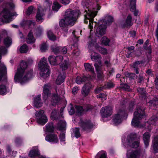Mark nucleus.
I'll list each match as a JSON object with an SVG mask.
<instances>
[{
  "instance_id": "f257e3e1",
  "label": "nucleus",
  "mask_w": 158,
  "mask_h": 158,
  "mask_svg": "<svg viewBox=\"0 0 158 158\" xmlns=\"http://www.w3.org/2000/svg\"><path fill=\"white\" fill-rule=\"evenodd\" d=\"M80 14L79 10L67 9L65 12L64 19H61L59 22L60 26L65 27L68 25L73 26Z\"/></svg>"
},
{
  "instance_id": "f03ea898",
  "label": "nucleus",
  "mask_w": 158,
  "mask_h": 158,
  "mask_svg": "<svg viewBox=\"0 0 158 158\" xmlns=\"http://www.w3.org/2000/svg\"><path fill=\"white\" fill-rule=\"evenodd\" d=\"M34 76L33 70H17L14 77L15 83L23 85L27 83Z\"/></svg>"
},
{
  "instance_id": "7ed1b4c3",
  "label": "nucleus",
  "mask_w": 158,
  "mask_h": 158,
  "mask_svg": "<svg viewBox=\"0 0 158 158\" xmlns=\"http://www.w3.org/2000/svg\"><path fill=\"white\" fill-rule=\"evenodd\" d=\"M113 21V18L110 16H106L104 19L99 21L98 24L99 26L96 29V35L100 37L104 35L106 26L110 25Z\"/></svg>"
},
{
  "instance_id": "20e7f679",
  "label": "nucleus",
  "mask_w": 158,
  "mask_h": 158,
  "mask_svg": "<svg viewBox=\"0 0 158 158\" xmlns=\"http://www.w3.org/2000/svg\"><path fill=\"white\" fill-rule=\"evenodd\" d=\"M82 4L85 9V11L87 13L86 15H85V19L84 23H87L88 20H89V27L90 29V31H92L93 28L92 24L93 23V18L96 15L97 12L94 11L90 9V8L89 5V3L87 2H85V1L82 2Z\"/></svg>"
},
{
  "instance_id": "39448f33",
  "label": "nucleus",
  "mask_w": 158,
  "mask_h": 158,
  "mask_svg": "<svg viewBox=\"0 0 158 158\" xmlns=\"http://www.w3.org/2000/svg\"><path fill=\"white\" fill-rule=\"evenodd\" d=\"M145 115L144 108L142 106H138L134 113V116L131 122L132 125L135 127L140 126V120Z\"/></svg>"
},
{
  "instance_id": "423d86ee",
  "label": "nucleus",
  "mask_w": 158,
  "mask_h": 158,
  "mask_svg": "<svg viewBox=\"0 0 158 158\" xmlns=\"http://www.w3.org/2000/svg\"><path fill=\"white\" fill-rule=\"evenodd\" d=\"M15 6L13 3H8L0 13V21L9 23L12 16L10 12L11 10L13 9Z\"/></svg>"
},
{
  "instance_id": "0eeeda50",
  "label": "nucleus",
  "mask_w": 158,
  "mask_h": 158,
  "mask_svg": "<svg viewBox=\"0 0 158 158\" xmlns=\"http://www.w3.org/2000/svg\"><path fill=\"white\" fill-rule=\"evenodd\" d=\"M88 40L89 44L88 47L89 49H91L92 48H95L103 55H106L107 54V51L106 49L98 46L96 43L95 39L93 37L92 35H90L88 38Z\"/></svg>"
},
{
  "instance_id": "6e6552de",
  "label": "nucleus",
  "mask_w": 158,
  "mask_h": 158,
  "mask_svg": "<svg viewBox=\"0 0 158 158\" xmlns=\"http://www.w3.org/2000/svg\"><path fill=\"white\" fill-rule=\"evenodd\" d=\"M137 138L135 134H131L127 137L126 143L124 144V146L126 147L137 148L139 146V143Z\"/></svg>"
},
{
  "instance_id": "1a4fd4ad",
  "label": "nucleus",
  "mask_w": 158,
  "mask_h": 158,
  "mask_svg": "<svg viewBox=\"0 0 158 158\" xmlns=\"http://www.w3.org/2000/svg\"><path fill=\"white\" fill-rule=\"evenodd\" d=\"M35 119L37 123L42 126L44 125L48 121L47 117L45 114V111L40 110L35 113Z\"/></svg>"
},
{
  "instance_id": "9d476101",
  "label": "nucleus",
  "mask_w": 158,
  "mask_h": 158,
  "mask_svg": "<svg viewBox=\"0 0 158 158\" xmlns=\"http://www.w3.org/2000/svg\"><path fill=\"white\" fill-rule=\"evenodd\" d=\"M63 57L62 56H57L55 59H54V62H52L53 59L50 56V64L55 65L59 63L62 69H67L68 63L67 61H64V64H62V63H60V62L63 60Z\"/></svg>"
},
{
  "instance_id": "9b49d317",
  "label": "nucleus",
  "mask_w": 158,
  "mask_h": 158,
  "mask_svg": "<svg viewBox=\"0 0 158 158\" xmlns=\"http://www.w3.org/2000/svg\"><path fill=\"white\" fill-rule=\"evenodd\" d=\"M42 97L44 103L48 105L49 100V83L44 85Z\"/></svg>"
},
{
  "instance_id": "f8f14e48",
  "label": "nucleus",
  "mask_w": 158,
  "mask_h": 158,
  "mask_svg": "<svg viewBox=\"0 0 158 158\" xmlns=\"http://www.w3.org/2000/svg\"><path fill=\"white\" fill-rule=\"evenodd\" d=\"M100 112L103 118H108L112 114V108L109 106L103 107L101 108Z\"/></svg>"
},
{
  "instance_id": "ddd939ff",
  "label": "nucleus",
  "mask_w": 158,
  "mask_h": 158,
  "mask_svg": "<svg viewBox=\"0 0 158 158\" xmlns=\"http://www.w3.org/2000/svg\"><path fill=\"white\" fill-rule=\"evenodd\" d=\"M46 8H43L41 6H38V10L36 16V20L37 22H42L44 20L43 16L45 15L44 12L46 11Z\"/></svg>"
},
{
  "instance_id": "4468645a",
  "label": "nucleus",
  "mask_w": 158,
  "mask_h": 158,
  "mask_svg": "<svg viewBox=\"0 0 158 158\" xmlns=\"http://www.w3.org/2000/svg\"><path fill=\"white\" fill-rule=\"evenodd\" d=\"M125 112L124 111H119L118 113L114 115L113 119V122L115 125L121 123L122 121V118L124 116Z\"/></svg>"
},
{
  "instance_id": "2eb2a0df",
  "label": "nucleus",
  "mask_w": 158,
  "mask_h": 158,
  "mask_svg": "<svg viewBox=\"0 0 158 158\" xmlns=\"http://www.w3.org/2000/svg\"><path fill=\"white\" fill-rule=\"evenodd\" d=\"M55 126L52 123H50V143H57L58 142V139L56 135L51 132H52L54 130Z\"/></svg>"
},
{
  "instance_id": "dca6fc26",
  "label": "nucleus",
  "mask_w": 158,
  "mask_h": 158,
  "mask_svg": "<svg viewBox=\"0 0 158 158\" xmlns=\"http://www.w3.org/2000/svg\"><path fill=\"white\" fill-rule=\"evenodd\" d=\"M33 105L34 107L39 109L43 106V103L41 99V95L39 94L34 97L33 99Z\"/></svg>"
},
{
  "instance_id": "f3484780",
  "label": "nucleus",
  "mask_w": 158,
  "mask_h": 158,
  "mask_svg": "<svg viewBox=\"0 0 158 158\" xmlns=\"http://www.w3.org/2000/svg\"><path fill=\"white\" fill-rule=\"evenodd\" d=\"M79 126L85 131H88L93 127V125L89 120H81L79 123Z\"/></svg>"
},
{
  "instance_id": "a211bd4d",
  "label": "nucleus",
  "mask_w": 158,
  "mask_h": 158,
  "mask_svg": "<svg viewBox=\"0 0 158 158\" xmlns=\"http://www.w3.org/2000/svg\"><path fill=\"white\" fill-rule=\"evenodd\" d=\"M64 70H61L58 73V75L56 81V83L57 85H60L64 81L66 78V73Z\"/></svg>"
},
{
  "instance_id": "6ab92c4d",
  "label": "nucleus",
  "mask_w": 158,
  "mask_h": 158,
  "mask_svg": "<svg viewBox=\"0 0 158 158\" xmlns=\"http://www.w3.org/2000/svg\"><path fill=\"white\" fill-rule=\"evenodd\" d=\"M38 67L39 69H48L47 59L44 57L42 58L38 64Z\"/></svg>"
},
{
  "instance_id": "aec40b11",
  "label": "nucleus",
  "mask_w": 158,
  "mask_h": 158,
  "mask_svg": "<svg viewBox=\"0 0 158 158\" xmlns=\"http://www.w3.org/2000/svg\"><path fill=\"white\" fill-rule=\"evenodd\" d=\"M158 119L156 116H153L145 123V125L147 126V128L149 131H151L152 128V126L155 124V123Z\"/></svg>"
},
{
  "instance_id": "412c9836",
  "label": "nucleus",
  "mask_w": 158,
  "mask_h": 158,
  "mask_svg": "<svg viewBox=\"0 0 158 158\" xmlns=\"http://www.w3.org/2000/svg\"><path fill=\"white\" fill-rule=\"evenodd\" d=\"M140 154V151L139 150L132 151L128 152L127 156V158H138Z\"/></svg>"
},
{
  "instance_id": "4be33fe9",
  "label": "nucleus",
  "mask_w": 158,
  "mask_h": 158,
  "mask_svg": "<svg viewBox=\"0 0 158 158\" xmlns=\"http://www.w3.org/2000/svg\"><path fill=\"white\" fill-rule=\"evenodd\" d=\"M51 49L52 51L55 53H58L60 51L61 52L64 54H66L67 52V49L66 48L59 47L56 45L52 46Z\"/></svg>"
},
{
  "instance_id": "5701e85b",
  "label": "nucleus",
  "mask_w": 158,
  "mask_h": 158,
  "mask_svg": "<svg viewBox=\"0 0 158 158\" xmlns=\"http://www.w3.org/2000/svg\"><path fill=\"white\" fill-rule=\"evenodd\" d=\"M75 108L77 110V113L78 114H81L84 111H87L89 110L92 108V107L90 105H87L86 108L84 109L83 107L80 106H76Z\"/></svg>"
},
{
  "instance_id": "b1692460",
  "label": "nucleus",
  "mask_w": 158,
  "mask_h": 158,
  "mask_svg": "<svg viewBox=\"0 0 158 158\" xmlns=\"http://www.w3.org/2000/svg\"><path fill=\"white\" fill-rule=\"evenodd\" d=\"M152 146L155 152H158V135L154 137L152 140Z\"/></svg>"
},
{
  "instance_id": "393cba45",
  "label": "nucleus",
  "mask_w": 158,
  "mask_h": 158,
  "mask_svg": "<svg viewBox=\"0 0 158 158\" xmlns=\"http://www.w3.org/2000/svg\"><path fill=\"white\" fill-rule=\"evenodd\" d=\"M44 131L45 132L44 136H45V140L49 142V122L44 127Z\"/></svg>"
},
{
  "instance_id": "a878e982",
  "label": "nucleus",
  "mask_w": 158,
  "mask_h": 158,
  "mask_svg": "<svg viewBox=\"0 0 158 158\" xmlns=\"http://www.w3.org/2000/svg\"><path fill=\"white\" fill-rule=\"evenodd\" d=\"M7 70H0V82H6L7 81Z\"/></svg>"
},
{
  "instance_id": "bb28decb",
  "label": "nucleus",
  "mask_w": 158,
  "mask_h": 158,
  "mask_svg": "<svg viewBox=\"0 0 158 158\" xmlns=\"http://www.w3.org/2000/svg\"><path fill=\"white\" fill-rule=\"evenodd\" d=\"M20 24L22 26H28L29 27L32 25L34 26L35 23L34 20H24L21 22Z\"/></svg>"
},
{
  "instance_id": "cd10ccee",
  "label": "nucleus",
  "mask_w": 158,
  "mask_h": 158,
  "mask_svg": "<svg viewBox=\"0 0 158 158\" xmlns=\"http://www.w3.org/2000/svg\"><path fill=\"white\" fill-rule=\"evenodd\" d=\"M55 90L57 94H54L51 97V102L52 103V106H55L56 105V103L58 102L59 99V97L58 96V92H59V91H57L56 88V89Z\"/></svg>"
},
{
  "instance_id": "c85d7f7f",
  "label": "nucleus",
  "mask_w": 158,
  "mask_h": 158,
  "mask_svg": "<svg viewBox=\"0 0 158 158\" xmlns=\"http://www.w3.org/2000/svg\"><path fill=\"white\" fill-rule=\"evenodd\" d=\"M40 155L39 151L37 149H33L30 151L28 156L31 158H34L40 156Z\"/></svg>"
},
{
  "instance_id": "c756f323",
  "label": "nucleus",
  "mask_w": 158,
  "mask_h": 158,
  "mask_svg": "<svg viewBox=\"0 0 158 158\" xmlns=\"http://www.w3.org/2000/svg\"><path fill=\"white\" fill-rule=\"evenodd\" d=\"M150 137V135L148 132L145 133L143 135V140L146 147L149 144Z\"/></svg>"
},
{
  "instance_id": "7c9ffc66",
  "label": "nucleus",
  "mask_w": 158,
  "mask_h": 158,
  "mask_svg": "<svg viewBox=\"0 0 158 158\" xmlns=\"http://www.w3.org/2000/svg\"><path fill=\"white\" fill-rule=\"evenodd\" d=\"M35 41L33 33L30 31L27 37V42L28 44H32Z\"/></svg>"
},
{
  "instance_id": "2f4dec72",
  "label": "nucleus",
  "mask_w": 158,
  "mask_h": 158,
  "mask_svg": "<svg viewBox=\"0 0 158 158\" xmlns=\"http://www.w3.org/2000/svg\"><path fill=\"white\" fill-rule=\"evenodd\" d=\"M50 117L52 120H58L59 116L58 111L56 110H53L51 113Z\"/></svg>"
},
{
  "instance_id": "473e14b6",
  "label": "nucleus",
  "mask_w": 158,
  "mask_h": 158,
  "mask_svg": "<svg viewBox=\"0 0 158 158\" xmlns=\"http://www.w3.org/2000/svg\"><path fill=\"white\" fill-rule=\"evenodd\" d=\"M40 75L41 77L46 79L49 76V70H40Z\"/></svg>"
},
{
  "instance_id": "72a5a7b5",
  "label": "nucleus",
  "mask_w": 158,
  "mask_h": 158,
  "mask_svg": "<svg viewBox=\"0 0 158 158\" xmlns=\"http://www.w3.org/2000/svg\"><path fill=\"white\" fill-rule=\"evenodd\" d=\"M143 65V62L142 61H137L133 64L131 65L132 68L138 69L140 68Z\"/></svg>"
},
{
  "instance_id": "f704fd0d",
  "label": "nucleus",
  "mask_w": 158,
  "mask_h": 158,
  "mask_svg": "<svg viewBox=\"0 0 158 158\" xmlns=\"http://www.w3.org/2000/svg\"><path fill=\"white\" fill-rule=\"evenodd\" d=\"M88 81V79L85 77H82L80 76H77V77L76 82L78 84H80L83 82Z\"/></svg>"
},
{
  "instance_id": "c9c22d12",
  "label": "nucleus",
  "mask_w": 158,
  "mask_h": 158,
  "mask_svg": "<svg viewBox=\"0 0 158 158\" xmlns=\"http://www.w3.org/2000/svg\"><path fill=\"white\" fill-rule=\"evenodd\" d=\"M128 3L126 0L120 1L119 3L118 7L119 9L122 10L126 9L128 8Z\"/></svg>"
},
{
  "instance_id": "e433bc0d",
  "label": "nucleus",
  "mask_w": 158,
  "mask_h": 158,
  "mask_svg": "<svg viewBox=\"0 0 158 158\" xmlns=\"http://www.w3.org/2000/svg\"><path fill=\"white\" fill-rule=\"evenodd\" d=\"M12 40L8 36L5 37L3 40V43L6 47H9L12 44Z\"/></svg>"
},
{
  "instance_id": "4c0bfd02",
  "label": "nucleus",
  "mask_w": 158,
  "mask_h": 158,
  "mask_svg": "<svg viewBox=\"0 0 158 158\" xmlns=\"http://www.w3.org/2000/svg\"><path fill=\"white\" fill-rule=\"evenodd\" d=\"M61 6L56 0H55L53 3L52 7V10L55 12H57L60 9Z\"/></svg>"
},
{
  "instance_id": "58836bf2",
  "label": "nucleus",
  "mask_w": 158,
  "mask_h": 158,
  "mask_svg": "<svg viewBox=\"0 0 158 158\" xmlns=\"http://www.w3.org/2000/svg\"><path fill=\"white\" fill-rule=\"evenodd\" d=\"M150 105L151 106L155 107L158 106V97H154L150 101Z\"/></svg>"
},
{
  "instance_id": "ea45409f",
  "label": "nucleus",
  "mask_w": 158,
  "mask_h": 158,
  "mask_svg": "<svg viewBox=\"0 0 158 158\" xmlns=\"http://www.w3.org/2000/svg\"><path fill=\"white\" fill-rule=\"evenodd\" d=\"M95 158H107L106 152L103 151L99 152L96 155Z\"/></svg>"
},
{
  "instance_id": "a19ab883",
  "label": "nucleus",
  "mask_w": 158,
  "mask_h": 158,
  "mask_svg": "<svg viewBox=\"0 0 158 158\" xmlns=\"http://www.w3.org/2000/svg\"><path fill=\"white\" fill-rule=\"evenodd\" d=\"M7 89L6 85L1 84L0 85V95H4L6 94Z\"/></svg>"
},
{
  "instance_id": "79ce46f5",
  "label": "nucleus",
  "mask_w": 158,
  "mask_h": 158,
  "mask_svg": "<svg viewBox=\"0 0 158 158\" xmlns=\"http://www.w3.org/2000/svg\"><path fill=\"white\" fill-rule=\"evenodd\" d=\"M124 75L126 77L129 78L130 79H135L136 78L137 76L134 73H131L128 72L124 73Z\"/></svg>"
},
{
  "instance_id": "37998d69",
  "label": "nucleus",
  "mask_w": 158,
  "mask_h": 158,
  "mask_svg": "<svg viewBox=\"0 0 158 158\" xmlns=\"http://www.w3.org/2000/svg\"><path fill=\"white\" fill-rule=\"evenodd\" d=\"M132 17L130 15H128L126 21V23L124 27L131 26L132 25Z\"/></svg>"
},
{
  "instance_id": "c03bdc74",
  "label": "nucleus",
  "mask_w": 158,
  "mask_h": 158,
  "mask_svg": "<svg viewBox=\"0 0 158 158\" xmlns=\"http://www.w3.org/2000/svg\"><path fill=\"white\" fill-rule=\"evenodd\" d=\"M130 2V10L132 12H134V14L135 16H136L138 15V12L137 10H135L136 9V1H135V8L134 9V5L133 3H131V2Z\"/></svg>"
},
{
  "instance_id": "a18cd8bd",
  "label": "nucleus",
  "mask_w": 158,
  "mask_h": 158,
  "mask_svg": "<svg viewBox=\"0 0 158 158\" xmlns=\"http://www.w3.org/2000/svg\"><path fill=\"white\" fill-rule=\"evenodd\" d=\"M7 52V49L4 46L0 47V62L2 58V55H5Z\"/></svg>"
},
{
  "instance_id": "49530a36",
  "label": "nucleus",
  "mask_w": 158,
  "mask_h": 158,
  "mask_svg": "<svg viewBox=\"0 0 158 158\" xmlns=\"http://www.w3.org/2000/svg\"><path fill=\"white\" fill-rule=\"evenodd\" d=\"M90 89L88 88H86L85 86H83L82 89L81 93L82 95L85 97L88 95Z\"/></svg>"
},
{
  "instance_id": "de8ad7c7",
  "label": "nucleus",
  "mask_w": 158,
  "mask_h": 158,
  "mask_svg": "<svg viewBox=\"0 0 158 158\" xmlns=\"http://www.w3.org/2000/svg\"><path fill=\"white\" fill-rule=\"evenodd\" d=\"M28 50V47L26 44L21 46L20 48V52L21 53L27 52Z\"/></svg>"
},
{
  "instance_id": "09e8293b",
  "label": "nucleus",
  "mask_w": 158,
  "mask_h": 158,
  "mask_svg": "<svg viewBox=\"0 0 158 158\" xmlns=\"http://www.w3.org/2000/svg\"><path fill=\"white\" fill-rule=\"evenodd\" d=\"M60 139L62 144H64L65 143V134L63 132H61L60 135Z\"/></svg>"
},
{
  "instance_id": "8fccbe9b",
  "label": "nucleus",
  "mask_w": 158,
  "mask_h": 158,
  "mask_svg": "<svg viewBox=\"0 0 158 158\" xmlns=\"http://www.w3.org/2000/svg\"><path fill=\"white\" fill-rule=\"evenodd\" d=\"M91 59L95 61L100 60H101L102 58L101 56L97 54H95V55H93V53L91 54Z\"/></svg>"
},
{
  "instance_id": "3c124183",
  "label": "nucleus",
  "mask_w": 158,
  "mask_h": 158,
  "mask_svg": "<svg viewBox=\"0 0 158 158\" xmlns=\"http://www.w3.org/2000/svg\"><path fill=\"white\" fill-rule=\"evenodd\" d=\"M120 88L123 90L129 91L130 90V86L126 84L122 83L120 85Z\"/></svg>"
},
{
  "instance_id": "603ef678",
  "label": "nucleus",
  "mask_w": 158,
  "mask_h": 158,
  "mask_svg": "<svg viewBox=\"0 0 158 158\" xmlns=\"http://www.w3.org/2000/svg\"><path fill=\"white\" fill-rule=\"evenodd\" d=\"M110 41V40L105 36L103 37L101 39L102 43L105 45H108Z\"/></svg>"
},
{
  "instance_id": "864d4df0",
  "label": "nucleus",
  "mask_w": 158,
  "mask_h": 158,
  "mask_svg": "<svg viewBox=\"0 0 158 158\" xmlns=\"http://www.w3.org/2000/svg\"><path fill=\"white\" fill-rule=\"evenodd\" d=\"M48 49V46L46 43H43L40 46V50L41 52H44Z\"/></svg>"
},
{
  "instance_id": "5fc2aeb1",
  "label": "nucleus",
  "mask_w": 158,
  "mask_h": 158,
  "mask_svg": "<svg viewBox=\"0 0 158 158\" xmlns=\"http://www.w3.org/2000/svg\"><path fill=\"white\" fill-rule=\"evenodd\" d=\"M27 66V63L24 61H22L20 64V69H26Z\"/></svg>"
},
{
  "instance_id": "6e6d98bb",
  "label": "nucleus",
  "mask_w": 158,
  "mask_h": 158,
  "mask_svg": "<svg viewBox=\"0 0 158 158\" xmlns=\"http://www.w3.org/2000/svg\"><path fill=\"white\" fill-rule=\"evenodd\" d=\"M58 37H57L52 32L50 31V40L53 42L56 40Z\"/></svg>"
},
{
  "instance_id": "4d7b16f0",
  "label": "nucleus",
  "mask_w": 158,
  "mask_h": 158,
  "mask_svg": "<svg viewBox=\"0 0 158 158\" xmlns=\"http://www.w3.org/2000/svg\"><path fill=\"white\" fill-rule=\"evenodd\" d=\"M97 98H101L102 100H105L106 99V95L104 94L101 93L97 95Z\"/></svg>"
},
{
  "instance_id": "13d9d810",
  "label": "nucleus",
  "mask_w": 158,
  "mask_h": 158,
  "mask_svg": "<svg viewBox=\"0 0 158 158\" xmlns=\"http://www.w3.org/2000/svg\"><path fill=\"white\" fill-rule=\"evenodd\" d=\"M35 33L37 36H40L42 33V28L40 27H37L36 29Z\"/></svg>"
},
{
  "instance_id": "bf43d9fd",
  "label": "nucleus",
  "mask_w": 158,
  "mask_h": 158,
  "mask_svg": "<svg viewBox=\"0 0 158 158\" xmlns=\"http://www.w3.org/2000/svg\"><path fill=\"white\" fill-rule=\"evenodd\" d=\"M114 84L113 82H107L104 86L105 88H111L114 87Z\"/></svg>"
},
{
  "instance_id": "052dcab7",
  "label": "nucleus",
  "mask_w": 158,
  "mask_h": 158,
  "mask_svg": "<svg viewBox=\"0 0 158 158\" xmlns=\"http://www.w3.org/2000/svg\"><path fill=\"white\" fill-rule=\"evenodd\" d=\"M22 141V139L19 137H16L15 140V143L17 146H19L21 144Z\"/></svg>"
},
{
  "instance_id": "680f3d73",
  "label": "nucleus",
  "mask_w": 158,
  "mask_h": 158,
  "mask_svg": "<svg viewBox=\"0 0 158 158\" xmlns=\"http://www.w3.org/2000/svg\"><path fill=\"white\" fill-rule=\"evenodd\" d=\"M85 69H93L94 68L92 65L89 63H85L84 64Z\"/></svg>"
},
{
  "instance_id": "e2e57ef3",
  "label": "nucleus",
  "mask_w": 158,
  "mask_h": 158,
  "mask_svg": "<svg viewBox=\"0 0 158 158\" xmlns=\"http://www.w3.org/2000/svg\"><path fill=\"white\" fill-rule=\"evenodd\" d=\"M105 87L104 86H102V87H97L96 89L95 90V93L96 94L99 93L101 91H102L103 89L105 88Z\"/></svg>"
},
{
  "instance_id": "0e129e2a",
  "label": "nucleus",
  "mask_w": 158,
  "mask_h": 158,
  "mask_svg": "<svg viewBox=\"0 0 158 158\" xmlns=\"http://www.w3.org/2000/svg\"><path fill=\"white\" fill-rule=\"evenodd\" d=\"M33 9V7L32 6H30L28 8L27 11V16L29 15L32 12Z\"/></svg>"
},
{
  "instance_id": "69168bd1",
  "label": "nucleus",
  "mask_w": 158,
  "mask_h": 158,
  "mask_svg": "<svg viewBox=\"0 0 158 158\" xmlns=\"http://www.w3.org/2000/svg\"><path fill=\"white\" fill-rule=\"evenodd\" d=\"M74 133L75 135V137L77 138H78L80 136V133L79 129L78 128H76L74 131Z\"/></svg>"
},
{
  "instance_id": "338daca9",
  "label": "nucleus",
  "mask_w": 158,
  "mask_h": 158,
  "mask_svg": "<svg viewBox=\"0 0 158 158\" xmlns=\"http://www.w3.org/2000/svg\"><path fill=\"white\" fill-rule=\"evenodd\" d=\"M97 73V76L98 79H101L102 77V74L100 71V70H96Z\"/></svg>"
},
{
  "instance_id": "774afa93",
  "label": "nucleus",
  "mask_w": 158,
  "mask_h": 158,
  "mask_svg": "<svg viewBox=\"0 0 158 158\" xmlns=\"http://www.w3.org/2000/svg\"><path fill=\"white\" fill-rule=\"evenodd\" d=\"M68 111L69 114L71 115L73 114L75 112L74 108L72 106H71L70 108L68 109Z\"/></svg>"
}]
</instances>
